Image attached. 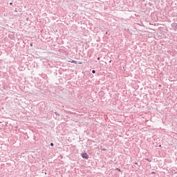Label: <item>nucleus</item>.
Wrapping results in <instances>:
<instances>
[{"instance_id":"f257e3e1","label":"nucleus","mask_w":177,"mask_h":177,"mask_svg":"<svg viewBox=\"0 0 177 177\" xmlns=\"http://www.w3.org/2000/svg\"><path fill=\"white\" fill-rule=\"evenodd\" d=\"M81 156L82 158H85L86 160H88V158H89V156H88V153H86V152L81 153Z\"/></svg>"},{"instance_id":"20e7f679","label":"nucleus","mask_w":177,"mask_h":177,"mask_svg":"<svg viewBox=\"0 0 177 177\" xmlns=\"http://www.w3.org/2000/svg\"><path fill=\"white\" fill-rule=\"evenodd\" d=\"M146 161H148L149 162H151V160L149 159V158H145Z\"/></svg>"},{"instance_id":"2eb2a0df","label":"nucleus","mask_w":177,"mask_h":177,"mask_svg":"<svg viewBox=\"0 0 177 177\" xmlns=\"http://www.w3.org/2000/svg\"><path fill=\"white\" fill-rule=\"evenodd\" d=\"M135 164L138 165V162H136Z\"/></svg>"},{"instance_id":"ddd939ff","label":"nucleus","mask_w":177,"mask_h":177,"mask_svg":"<svg viewBox=\"0 0 177 177\" xmlns=\"http://www.w3.org/2000/svg\"><path fill=\"white\" fill-rule=\"evenodd\" d=\"M30 46H32V43H30Z\"/></svg>"},{"instance_id":"6e6552de","label":"nucleus","mask_w":177,"mask_h":177,"mask_svg":"<svg viewBox=\"0 0 177 177\" xmlns=\"http://www.w3.org/2000/svg\"><path fill=\"white\" fill-rule=\"evenodd\" d=\"M95 73H96V71L93 70V71H92V73H93V74H95Z\"/></svg>"},{"instance_id":"f8f14e48","label":"nucleus","mask_w":177,"mask_h":177,"mask_svg":"<svg viewBox=\"0 0 177 177\" xmlns=\"http://www.w3.org/2000/svg\"><path fill=\"white\" fill-rule=\"evenodd\" d=\"M10 5H13V3H12V2H11V3H10Z\"/></svg>"},{"instance_id":"39448f33","label":"nucleus","mask_w":177,"mask_h":177,"mask_svg":"<svg viewBox=\"0 0 177 177\" xmlns=\"http://www.w3.org/2000/svg\"><path fill=\"white\" fill-rule=\"evenodd\" d=\"M115 170H116V171H119V172H121V169H120V168H118V167H117V168L115 169Z\"/></svg>"},{"instance_id":"9d476101","label":"nucleus","mask_w":177,"mask_h":177,"mask_svg":"<svg viewBox=\"0 0 177 177\" xmlns=\"http://www.w3.org/2000/svg\"><path fill=\"white\" fill-rule=\"evenodd\" d=\"M151 174H156V171H151Z\"/></svg>"},{"instance_id":"0eeeda50","label":"nucleus","mask_w":177,"mask_h":177,"mask_svg":"<svg viewBox=\"0 0 177 177\" xmlns=\"http://www.w3.org/2000/svg\"><path fill=\"white\" fill-rule=\"evenodd\" d=\"M50 146H51V147H53V146H55V144H53V142H51V143L50 144Z\"/></svg>"},{"instance_id":"423d86ee","label":"nucleus","mask_w":177,"mask_h":177,"mask_svg":"<svg viewBox=\"0 0 177 177\" xmlns=\"http://www.w3.org/2000/svg\"><path fill=\"white\" fill-rule=\"evenodd\" d=\"M71 63H74L75 64H77V61H75V60H72Z\"/></svg>"},{"instance_id":"dca6fc26","label":"nucleus","mask_w":177,"mask_h":177,"mask_svg":"<svg viewBox=\"0 0 177 177\" xmlns=\"http://www.w3.org/2000/svg\"><path fill=\"white\" fill-rule=\"evenodd\" d=\"M15 12H17V10H15Z\"/></svg>"},{"instance_id":"9b49d317","label":"nucleus","mask_w":177,"mask_h":177,"mask_svg":"<svg viewBox=\"0 0 177 177\" xmlns=\"http://www.w3.org/2000/svg\"><path fill=\"white\" fill-rule=\"evenodd\" d=\"M97 60H100V57H97Z\"/></svg>"},{"instance_id":"7ed1b4c3","label":"nucleus","mask_w":177,"mask_h":177,"mask_svg":"<svg viewBox=\"0 0 177 177\" xmlns=\"http://www.w3.org/2000/svg\"><path fill=\"white\" fill-rule=\"evenodd\" d=\"M55 114L56 115L55 118H57V115H60L59 113H57V112H55Z\"/></svg>"},{"instance_id":"f03ea898","label":"nucleus","mask_w":177,"mask_h":177,"mask_svg":"<svg viewBox=\"0 0 177 177\" xmlns=\"http://www.w3.org/2000/svg\"><path fill=\"white\" fill-rule=\"evenodd\" d=\"M9 38H10V39H15V35L12 34L9 35Z\"/></svg>"},{"instance_id":"1a4fd4ad","label":"nucleus","mask_w":177,"mask_h":177,"mask_svg":"<svg viewBox=\"0 0 177 177\" xmlns=\"http://www.w3.org/2000/svg\"><path fill=\"white\" fill-rule=\"evenodd\" d=\"M106 150H107V149H104V148L102 149V151H106Z\"/></svg>"},{"instance_id":"4468645a","label":"nucleus","mask_w":177,"mask_h":177,"mask_svg":"<svg viewBox=\"0 0 177 177\" xmlns=\"http://www.w3.org/2000/svg\"><path fill=\"white\" fill-rule=\"evenodd\" d=\"M123 70H124V71H125V68L124 67H123Z\"/></svg>"}]
</instances>
